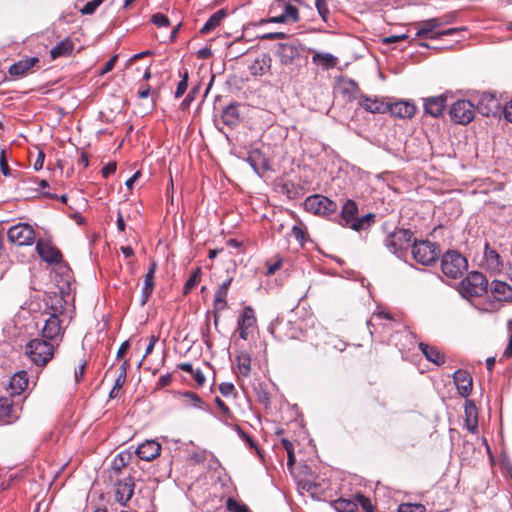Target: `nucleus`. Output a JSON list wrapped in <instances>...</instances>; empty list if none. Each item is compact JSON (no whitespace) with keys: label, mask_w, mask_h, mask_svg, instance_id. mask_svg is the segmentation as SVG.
I'll return each mask as SVG.
<instances>
[{"label":"nucleus","mask_w":512,"mask_h":512,"mask_svg":"<svg viewBox=\"0 0 512 512\" xmlns=\"http://www.w3.org/2000/svg\"><path fill=\"white\" fill-rule=\"evenodd\" d=\"M47 263V268L50 269V277L57 291L47 293L44 299L48 296L59 295L63 300L70 295L72 289L73 273L69 265L63 258H43Z\"/></svg>","instance_id":"1"},{"label":"nucleus","mask_w":512,"mask_h":512,"mask_svg":"<svg viewBox=\"0 0 512 512\" xmlns=\"http://www.w3.org/2000/svg\"><path fill=\"white\" fill-rule=\"evenodd\" d=\"M46 307L51 311L47 319L44 320V326L41 330V336L47 341H51L58 345L61 335V321L58 313L61 312L66 300H63L61 296H48V299H43Z\"/></svg>","instance_id":"2"},{"label":"nucleus","mask_w":512,"mask_h":512,"mask_svg":"<svg viewBox=\"0 0 512 512\" xmlns=\"http://www.w3.org/2000/svg\"><path fill=\"white\" fill-rule=\"evenodd\" d=\"M358 205L354 200H347L341 210V222L343 227H348L354 231H361L368 229L374 222L376 215L368 213L362 217H357Z\"/></svg>","instance_id":"3"},{"label":"nucleus","mask_w":512,"mask_h":512,"mask_svg":"<svg viewBox=\"0 0 512 512\" xmlns=\"http://www.w3.org/2000/svg\"><path fill=\"white\" fill-rule=\"evenodd\" d=\"M413 240L414 235L410 229L396 227L386 236L384 245L391 254H403L412 248Z\"/></svg>","instance_id":"4"},{"label":"nucleus","mask_w":512,"mask_h":512,"mask_svg":"<svg viewBox=\"0 0 512 512\" xmlns=\"http://www.w3.org/2000/svg\"><path fill=\"white\" fill-rule=\"evenodd\" d=\"M271 334L279 341H287L293 339H300L303 334L300 325L291 319H285L284 317L277 318L270 324Z\"/></svg>","instance_id":"5"},{"label":"nucleus","mask_w":512,"mask_h":512,"mask_svg":"<svg viewBox=\"0 0 512 512\" xmlns=\"http://www.w3.org/2000/svg\"><path fill=\"white\" fill-rule=\"evenodd\" d=\"M303 205L307 212L319 216H329L334 214L338 208L335 201L320 194L308 196Z\"/></svg>","instance_id":"6"},{"label":"nucleus","mask_w":512,"mask_h":512,"mask_svg":"<svg viewBox=\"0 0 512 512\" xmlns=\"http://www.w3.org/2000/svg\"><path fill=\"white\" fill-rule=\"evenodd\" d=\"M449 115L453 122L467 125L474 119L475 105L469 100H458L451 106Z\"/></svg>","instance_id":"7"},{"label":"nucleus","mask_w":512,"mask_h":512,"mask_svg":"<svg viewBox=\"0 0 512 512\" xmlns=\"http://www.w3.org/2000/svg\"><path fill=\"white\" fill-rule=\"evenodd\" d=\"M257 325L255 311L251 306L243 308L237 319V331L242 340H248Z\"/></svg>","instance_id":"8"},{"label":"nucleus","mask_w":512,"mask_h":512,"mask_svg":"<svg viewBox=\"0 0 512 512\" xmlns=\"http://www.w3.org/2000/svg\"><path fill=\"white\" fill-rule=\"evenodd\" d=\"M58 345L43 338L34 339V365L44 367L54 357V352Z\"/></svg>","instance_id":"9"},{"label":"nucleus","mask_w":512,"mask_h":512,"mask_svg":"<svg viewBox=\"0 0 512 512\" xmlns=\"http://www.w3.org/2000/svg\"><path fill=\"white\" fill-rule=\"evenodd\" d=\"M462 287L470 296H481L487 292L488 280L484 274L472 271L462 281Z\"/></svg>","instance_id":"10"},{"label":"nucleus","mask_w":512,"mask_h":512,"mask_svg":"<svg viewBox=\"0 0 512 512\" xmlns=\"http://www.w3.org/2000/svg\"><path fill=\"white\" fill-rule=\"evenodd\" d=\"M7 237L12 245L29 246L32 244V226L28 223H18L7 231Z\"/></svg>","instance_id":"11"},{"label":"nucleus","mask_w":512,"mask_h":512,"mask_svg":"<svg viewBox=\"0 0 512 512\" xmlns=\"http://www.w3.org/2000/svg\"><path fill=\"white\" fill-rule=\"evenodd\" d=\"M442 272L451 279H458L468 269L467 258H441Z\"/></svg>","instance_id":"12"},{"label":"nucleus","mask_w":512,"mask_h":512,"mask_svg":"<svg viewBox=\"0 0 512 512\" xmlns=\"http://www.w3.org/2000/svg\"><path fill=\"white\" fill-rule=\"evenodd\" d=\"M499 99L490 92H483L475 105V111L483 116H496L500 112Z\"/></svg>","instance_id":"13"},{"label":"nucleus","mask_w":512,"mask_h":512,"mask_svg":"<svg viewBox=\"0 0 512 512\" xmlns=\"http://www.w3.org/2000/svg\"><path fill=\"white\" fill-rule=\"evenodd\" d=\"M412 256H438L441 253L440 246L428 239L418 240L414 238L411 248Z\"/></svg>","instance_id":"14"},{"label":"nucleus","mask_w":512,"mask_h":512,"mask_svg":"<svg viewBox=\"0 0 512 512\" xmlns=\"http://www.w3.org/2000/svg\"><path fill=\"white\" fill-rule=\"evenodd\" d=\"M414 26L417 28L416 37L427 39H439V22L435 18H430L418 23Z\"/></svg>","instance_id":"15"},{"label":"nucleus","mask_w":512,"mask_h":512,"mask_svg":"<svg viewBox=\"0 0 512 512\" xmlns=\"http://www.w3.org/2000/svg\"><path fill=\"white\" fill-rule=\"evenodd\" d=\"M36 241V251L38 256H62L60 250L54 245L51 236H40L34 232V240Z\"/></svg>","instance_id":"16"},{"label":"nucleus","mask_w":512,"mask_h":512,"mask_svg":"<svg viewBox=\"0 0 512 512\" xmlns=\"http://www.w3.org/2000/svg\"><path fill=\"white\" fill-rule=\"evenodd\" d=\"M489 293L497 302H512V286L504 281L493 280Z\"/></svg>","instance_id":"17"},{"label":"nucleus","mask_w":512,"mask_h":512,"mask_svg":"<svg viewBox=\"0 0 512 512\" xmlns=\"http://www.w3.org/2000/svg\"><path fill=\"white\" fill-rule=\"evenodd\" d=\"M161 445L155 440H146L136 450L138 457L145 461H152L160 455Z\"/></svg>","instance_id":"18"},{"label":"nucleus","mask_w":512,"mask_h":512,"mask_svg":"<svg viewBox=\"0 0 512 512\" xmlns=\"http://www.w3.org/2000/svg\"><path fill=\"white\" fill-rule=\"evenodd\" d=\"M272 67V58L268 53H262L257 56L248 69L253 76H263L270 72Z\"/></svg>","instance_id":"19"},{"label":"nucleus","mask_w":512,"mask_h":512,"mask_svg":"<svg viewBox=\"0 0 512 512\" xmlns=\"http://www.w3.org/2000/svg\"><path fill=\"white\" fill-rule=\"evenodd\" d=\"M454 383L459 394L462 397H468L472 391L473 381L470 374L462 369L455 371L453 375Z\"/></svg>","instance_id":"20"},{"label":"nucleus","mask_w":512,"mask_h":512,"mask_svg":"<svg viewBox=\"0 0 512 512\" xmlns=\"http://www.w3.org/2000/svg\"><path fill=\"white\" fill-rule=\"evenodd\" d=\"M447 98L445 95L433 96L424 99L425 113L432 117H440L446 107Z\"/></svg>","instance_id":"21"},{"label":"nucleus","mask_w":512,"mask_h":512,"mask_svg":"<svg viewBox=\"0 0 512 512\" xmlns=\"http://www.w3.org/2000/svg\"><path fill=\"white\" fill-rule=\"evenodd\" d=\"M282 65H290L300 55L299 49L295 44L280 43L276 52Z\"/></svg>","instance_id":"22"},{"label":"nucleus","mask_w":512,"mask_h":512,"mask_svg":"<svg viewBox=\"0 0 512 512\" xmlns=\"http://www.w3.org/2000/svg\"><path fill=\"white\" fill-rule=\"evenodd\" d=\"M416 111V106L407 101H398L390 105L388 104V112L398 118H412Z\"/></svg>","instance_id":"23"},{"label":"nucleus","mask_w":512,"mask_h":512,"mask_svg":"<svg viewBox=\"0 0 512 512\" xmlns=\"http://www.w3.org/2000/svg\"><path fill=\"white\" fill-rule=\"evenodd\" d=\"M359 106L370 113L383 114L388 112V104L379 98H371L367 95L359 97Z\"/></svg>","instance_id":"24"},{"label":"nucleus","mask_w":512,"mask_h":512,"mask_svg":"<svg viewBox=\"0 0 512 512\" xmlns=\"http://www.w3.org/2000/svg\"><path fill=\"white\" fill-rule=\"evenodd\" d=\"M134 493V482L132 478H125L117 483L115 496L116 500L125 505Z\"/></svg>","instance_id":"25"},{"label":"nucleus","mask_w":512,"mask_h":512,"mask_svg":"<svg viewBox=\"0 0 512 512\" xmlns=\"http://www.w3.org/2000/svg\"><path fill=\"white\" fill-rule=\"evenodd\" d=\"M418 347L428 361L438 366L445 363V355L437 347L423 342L419 343Z\"/></svg>","instance_id":"26"},{"label":"nucleus","mask_w":512,"mask_h":512,"mask_svg":"<svg viewBox=\"0 0 512 512\" xmlns=\"http://www.w3.org/2000/svg\"><path fill=\"white\" fill-rule=\"evenodd\" d=\"M75 44L74 42L69 38H65L62 41H60L56 46H54L50 50V57L52 60H55L57 58L61 57H69L71 56L73 50H74Z\"/></svg>","instance_id":"27"},{"label":"nucleus","mask_w":512,"mask_h":512,"mask_svg":"<svg viewBox=\"0 0 512 512\" xmlns=\"http://www.w3.org/2000/svg\"><path fill=\"white\" fill-rule=\"evenodd\" d=\"M29 379L26 371L15 373L10 380L11 395H20L27 388Z\"/></svg>","instance_id":"28"},{"label":"nucleus","mask_w":512,"mask_h":512,"mask_svg":"<svg viewBox=\"0 0 512 512\" xmlns=\"http://www.w3.org/2000/svg\"><path fill=\"white\" fill-rule=\"evenodd\" d=\"M221 119L222 122L229 127L237 126L240 122L238 105L231 104L227 106L222 112Z\"/></svg>","instance_id":"29"},{"label":"nucleus","mask_w":512,"mask_h":512,"mask_svg":"<svg viewBox=\"0 0 512 512\" xmlns=\"http://www.w3.org/2000/svg\"><path fill=\"white\" fill-rule=\"evenodd\" d=\"M14 418V406L12 400L7 397L0 398V422L10 423Z\"/></svg>","instance_id":"30"},{"label":"nucleus","mask_w":512,"mask_h":512,"mask_svg":"<svg viewBox=\"0 0 512 512\" xmlns=\"http://www.w3.org/2000/svg\"><path fill=\"white\" fill-rule=\"evenodd\" d=\"M227 16L225 9H220L212 14L200 30L202 34H208L218 27L221 21Z\"/></svg>","instance_id":"31"},{"label":"nucleus","mask_w":512,"mask_h":512,"mask_svg":"<svg viewBox=\"0 0 512 512\" xmlns=\"http://www.w3.org/2000/svg\"><path fill=\"white\" fill-rule=\"evenodd\" d=\"M313 63L320 65L323 69L334 68L337 58L330 53H316L312 57Z\"/></svg>","instance_id":"32"},{"label":"nucleus","mask_w":512,"mask_h":512,"mask_svg":"<svg viewBox=\"0 0 512 512\" xmlns=\"http://www.w3.org/2000/svg\"><path fill=\"white\" fill-rule=\"evenodd\" d=\"M237 366L242 376L248 377L251 372V356L247 352H241L236 356Z\"/></svg>","instance_id":"33"},{"label":"nucleus","mask_w":512,"mask_h":512,"mask_svg":"<svg viewBox=\"0 0 512 512\" xmlns=\"http://www.w3.org/2000/svg\"><path fill=\"white\" fill-rule=\"evenodd\" d=\"M32 68V58L21 60L17 63H14L9 68V73L11 76H24L30 69Z\"/></svg>","instance_id":"34"},{"label":"nucleus","mask_w":512,"mask_h":512,"mask_svg":"<svg viewBox=\"0 0 512 512\" xmlns=\"http://www.w3.org/2000/svg\"><path fill=\"white\" fill-rule=\"evenodd\" d=\"M178 368L182 371L188 372L192 375L198 386H203L206 378L200 369H194L190 363H181Z\"/></svg>","instance_id":"35"},{"label":"nucleus","mask_w":512,"mask_h":512,"mask_svg":"<svg viewBox=\"0 0 512 512\" xmlns=\"http://www.w3.org/2000/svg\"><path fill=\"white\" fill-rule=\"evenodd\" d=\"M227 291H225V287H219L214 295V303L213 307L215 312L222 311L227 308Z\"/></svg>","instance_id":"36"},{"label":"nucleus","mask_w":512,"mask_h":512,"mask_svg":"<svg viewBox=\"0 0 512 512\" xmlns=\"http://www.w3.org/2000/svg\"><path fill=\"white\" fill-rule=\"evenodd\" d=\"M333 507L337 512H356L357 503L348 499H338L333 502Z\"/></svg>","instance_id":"37"},{"label":"nucleus","mask_w":512,"mask_h":512,"mask_svg":"<svg viewBox=\"0 0 512 512\" xmlns=\"http://www.w3.org/2000/svg\"><path fill=\"white\" fill-rule=\"evenodd\" d=\"M201 269L197 267L188 278L183 287V293L187 295L200 281Z\"/></svg>","instance_id":"38"},{"label":"nucleus","mask_w":512,"mask_h":512,"mask_svg":"<svg viewBox=\"0 0 512 512\" xmlns=\"http://www.w3.org/2000/svg\"><path fill=\"white\" fill-rule=\"evenodd\" d=\"M226 508L230 512H251L246 504L241 503L232 497L227 499Z\"/></svg>","instance_id":"39"},{"label":"nucleus","mask_w":512,"mask_h":512,"mask_svg":"<svg viewBox=\"0 0 512 512\" xmlns=\"http://www.w3.org/2000/svg\"><path fill=\"white\" fill-rule=\"evenodd\" d=\"M38 187L34 189L35 192L38 193L39 197H45L49 199H58L57 195L51 193L49 191H45L46 188H49V184L45 179H41L37 182Z\"/></svg>","instance_id":"40"},{"label":"nucleus","mask_w":512,"mask_h":512,"mask_svg":"<svg viewBox=\"0 0 512 512\" xmlns=\"http://www.w3.org/2000/svg\"><path fill=\"white\" fill-rule=\"evenodd\" d=\"M129 366H130L129 360H124L123 363L120 365L119 373H118V376L114 383L117 386V388H122L123 385L125 384L126 377H127V370L129 368Z\"/></svg>","instance_id":"41"},{"label":"nucleus","mask_w":512,"mask_h":512,"mask_svg":"<svg viewBox=\"0 0 512 512\" xmlns=\"http://www.w3.org/2000/svg\"><path fill=\"white\" fill-rule=\"evenodd\" d=\"M282 266L281 258H274L273 261L266 260L264 262L265 271H262L265 275H273Z\"/></svg>","instance_id":"42"},{"label":"nucleus","mask_w":512,"mask_h":512,"mask_svg":"<svg viewBox=\"0 0 512 512\" xmlns=\"http://www.w3.org/2000/svg\"><path fill=\"white\" fill-rule=\"evenodd\" d=\"M280 6L284 7L283 14L288 21L297 22L299 20V11L295 6L289 3H282Z\"/></svg>","instance_id":"43"},{"label":"nucleus","mask_w":512,"mask_h":512,"mask_svg":"<svg viewBox=\"0 0 512 512\" xmlns=\"http://www.w3.org/2000/svg\"><path fill=\"white\" fill-rule=\"evenodd\" d=\"M426 507L420 503H402L398 506L397 512H425Z\"/></svg>","instance_id":"44"},{"label":"nucleus","mask_w":512,"mask_h":512,"mask_svg":"<svg viewBox=\"0 0 512 512\" xmlns=\"http://www.w3.org/2000/svg\"><path fill=\"white\" fill-rule=\"evenodd\" d=\"M156 269H157L156 262H151V264L148 268V271L144 276V286H146V290H148L149 288H154V286H155L154 275H155Z\"/></svg>","instance_id":"45"},{"label":"nucleus","mask_w":512,"mask_h":512,"mask_svg":"<svg viewBox=\"0 0 512 512\" xmlns=\"http://www.w3.org/2000/svg\"><path fill=\"white\" fill-rule=\"evenodd\" d=\"M183 396L187 398L194 407L201 410H206L204 401L196 393L192 391H186L183 393Z\"/></svg>","instance_id":"46"},{"label":"nucleus","mask_w":512,"mask_h":512,"mask_svg":"<svg viewBox=\"0 0 512 512\" xmlns=\"http://www.w3.org/2000/svg\"><path fill=\"white\" fill-rule=\"evenodd\" d=\"M235 430L237 431L238 436L248 445L250 449H257V445L254 439L240 426L236 425Z\"/></svg>","instance_id":"47"},{"label":"nucleus","mask_w":512,"mask_h":512,"mask_svg":"<svg viewBox=\"0 0 512 512\" xmlns=\"http://www.w3.org/2000/svg\"><path fill=\"white\" fill-rule=\"evenodd\" d=\"M181 77H182V79L178 83L176 91H175V97L176 98H180L185 93V91L187 90L188 77H189L188 76V71L185 70L183 72V74H181Z\"/></svg>","instance_id":"48"},{"label":"nucleus","mask_w":512,"mask_h":512,"mask_svg":"<svg viewBox=\"0 0 512 512\" xmlns=\"http://www.w3.org/2000/svg\"><path fill=\"white\" fill-rule=\"evenodd\" d=\"M317 11L324 22L328 21L329 9L326 0H315Z\"/></svg>","instance_id":"49"},{"label":"nucleus","mask_w":512,"mask_h":512,"mask_svg":"<svg viewBox=\"0 0 512 512\" xmlns=\"http://www.w3.org/2000/svg\"><path fill=\"white\" fill-rule=\"evenodd\" d=\"M103 3V0H92L87 2L83 8L80 9V12L84 15L93 14L96 9Z\"/></svg>","instance_id":"50"},{"label":"nucleus","mask_w":512,"mask_h":512,"mask_svg":"<svg viewBox=\"0 0 512 512\" xmlns=\"http://www.w3.org/2000/svg\"><path fill=\"white\" fill-rule=\"evenodd\" d=\"M356 503L359 504L365 512H374V506L368 497L358 494L356 496Z\"/></svg>","instance_id":"51"},{"label":"nucleus","mask_w":512,"mask_h":512,"mask_svg":"<svg viewBox=\"0 0 512 512\" xmlns=\"http://www.w3.org/2000/svg\"><path fill=\"white\" fill-rule=\"evenodd\" d=\"M215 403L222 413V419L227 420L232 418V412L226 403L219 397L215 398Z\"/></svg>","instance_id":"52"},{"label":"nucleus","mask_w":512,"mask_h":512,"mask_svg":"<svg viewBox=\"0 0 512 512\" xmlns=\"http://www.w3.org/2000/svg\"><path fill=\"white\" fill-rule=\"evenodd\" d=\"M475 406L473 404H469V405H466L465 407V411H466V414H467V419H466V422H467V428L470 432L472 433H476L477 432V421H475L473 424L471 423L470 421V416L472 414V411H475Z\"/></svg>","instance_id":"53"},{"label":"nucleus","mask_w":512,"mask_h":512,"mask_svg":"<svg viewBox=\"0 0 512 512\" xmlns=\"http://www.w3.org/2000/svg\"><path fill=\"white\" fill-rule=\"evenodd\" d=\"M152 23L157 27H167L170 25L169 18L161 13H156L152 16Z\"/></svg>","instance_id":"54"},{"label":"nucleus","mask_w":512,"mask_h":512,"mask_svg":"<svg viewBox=\"0 0 512 512\" xmlns=\"http://www.w3.org/2000/svg\"><path fill=\"white\" fill-rule=\"evenodd\" d=\"M87 362L86 360H82L78 367L75 368L74 371V379L76 383H80L84 378L85 370H86Z\"/></svg>","instance_id":"55"},{"label":"nucleus","mask_w":512,"mask_h":512,"mask_svg":"<svg viewBox=\"0 0 512 512\" xmlns=\"http://www.w3.org/2000/svg\"><path fill=\"white\" fill-rule=\"evenodd\" d=\"M219 391L223 396L228 397L234 394L235 387L232 383L223 382L219 385Z\"/></svg>","instance_id":"56"},{"label":"nucleus","mask_w":512,"mask_h":512,"mask_svg":"<svg viewBox=\"0 0 512 512\" xmlns=\"http://www.w3.org/2000/svg\"><path fill=\"white\" fill-rule=\"evenodd\" d=\"M128 457H129L128 455H125V454H122V453L118 454L116 456V458L114 459V461H113L112 467L115 470L119 471L122 467L126 466V464H127L126 460H127Z\"/></svg>","instance_id":"57"},{"label":"nucleus","mask_w":512,"mask_h":512,"mask_svg":"<svg viewBox=\"0 0 512 512\" xmlns=\"http://www.w3.org/2000/svg\"><path fill=\"white\" fill-rule=\"evenodd\" d=\"M117 59H118V56L117 55H114L113 57H111L103 66V68L100 70L99 74L100 75H104L108 72H110L111 70H113V68L115 67V64L117 62Z\"/></svg>","instance_id":"58"},{"label":"nucleus","mask_w":512,"mask_h":512,"mask_svg":"<svg viewBox=\"0 0 512 512\" xmlns=\"http://www.w3.org/2000/svg\"><path fill=\"white\" fill-rule=\"evenodd\" d=\"M287 35L284 32H269L259 36L262 40H275V39H284Z\"/></svg>","instance_id":"59"},{"label":"nucleus","mask_w":512,"mask_h":512,"mask_svg":"<svg viewBox=\"0 0 512 512\" xmlns=\"http://www.w3.org/2000/svg\"><path fill=\"white\" fill-rule=\"evenodd\" d=\"M116 168H117V165L115 162H110L108 163L107 165H105L101 172H102V176L104 178H108L110 175L114 174L115 171H116Z\"/></svg>","instance_id":"60"},{"label":"nucleus","mask_w":512,"mask_h":512,"mask_svg":"<svg viewBox=\"0 0 512 512\" xmlns=\"http://www.w3.org/2000/svg\"><path fill=\"white\" fill-rule=\"evenodd\" d=\"M406 39H408V35L407 34L391 35V36L385 37L383 39V43L384 44H391V43H395V42H399V41H404Z\"/></svg>","instance_id":"61"},{"label":"nucleus","mask_w":512,"mask_h":512,"mask_svg":"<svg viewBox=\"0 0 512 512\" xmlns=\"http://www.w3.org/2000/svg\"><path fill=\"white\" fill-rule=\"evenodd\" d=\"M292 234L301 244L304 242L306 237V232L299 226H294L292 228Z\"/></svg>","instance_id":"62"},{"label":"nucleus","mask_w":512,"mask_h":512,"mask_svg":"<svg viewBox=\"0 0 512 512\" xmlns=\"http://www.w3.org/2000/svg\"><path fill=\"white\" fill-rule=\"evenodd\" d=\"M258 400L261 404L268 406L271 403L270 394L265 390L258 391Z\"/></svg>","instance_id":"63"},{"label":"nucleus","mask_w":512,"mask_h":512,"mask_svg":"<svg viewBox=\"0 0 512 512\" xmlns=\"http://www.w3.org/2000/svg\"><path fill=\"white\" fill-rule=\"evenodd\" d=\"M503 113L505 119L512 123V100L505 105Z\"/></svg>","instance_id":"64"}]
</instances>
